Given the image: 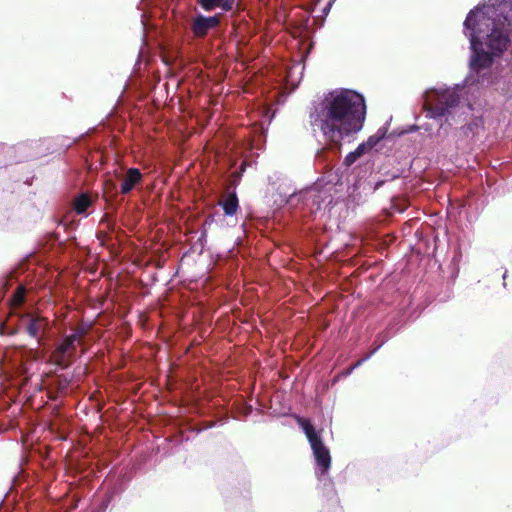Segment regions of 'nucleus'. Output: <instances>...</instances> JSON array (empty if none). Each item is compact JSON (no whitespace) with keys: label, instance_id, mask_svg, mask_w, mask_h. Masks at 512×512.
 Instances as JSON below:
<instances>
[{"label":"nucleus","instance_id":"1","mask_svg":"<svg viewBox=\"0 0 512 512\" xmlns=\"http://www.w3.org/2000/svg\"><path fill=\"white\" fill-rule=\"evenodd\" d=\"M509 33H512V0L472 9L464 21V34L469 38L472 50L471 71L489 67L494 57L507 49Z\"/></svg>","mask_w":512,"mask_h":512},{"label":"nucleus","instance_id":"2","mask_svg":"<svg viewBox=\"0 0 512 512\" xmlns=\"http://www.w3.org/2000/svg\"><path fill=\"white\" fill-rule=\"evenodd\" d=\"M310 125L319 131L328 143L339 145L347 137L357 134L364 126L366 104L363 95L350 89H335L314 104Z\"/></svg>","mask_w":512,"mask_h":512},{"label":"nucleus","instance_id":"3","mask_svg":"<svg viewBox=\"0 0 512 512\" xmlns=\"http://www.w3.org/2000/svg\"><path fill=\"white\" fill-rule=\"evenodd\" d=\"M459 88V85L454 88L439 85L426 90L424 93L426 116L439 121L441 127L443 120L449 125L463 122L465 118L462 119V115L466 110H472V106L470 103L460 104Z\"/></svg>","mask_w":512,"mask_h":512},{"label":"nucleus","instance_id":"4","mask_svg":"<svg viewBox=\"0 0 512 512\" xmlns=\"http://www.w3.org/2000/svg\"><path fill=\"white\" fill-rule=\"evenodd\" d=\"M298 424L304 431L316 461V474L321 477L328 473L331 466V456L328 448L323 444L321 437L315 432L314 427L308 419L298 418Z\"/></svg>","mask_w":512,"mask_h":512},{"label":"nucleus","instance_id":"5","mask_svg":"<svg viewBox=\"0 0 512 512\" xmlns=\"http://www.w3.org/2000/svg\"><path fill=\"white\" fill-rule=\"evenodd\" d=\"M86 331L84 328L76 329L71 335L66 336L53 351V359L56 364L64 365L67 358L71 357L77 344L81 343Z\"/></svg>","mask_w":512,"mask_h":512},{"label":"nucleus","instance_id":"6","mask_svg":"<svg viewBox=\"0 0 512 512\" xmlns=\"http://www.w3.org/2000/svg\"><path fill=\"white\" fill-rule=\"evenodd\" d=\"M22 323L30 337L40 343L43 334L49 328V320L46 317L26 313L22 317Z\"/></svg>","mask_w":512,"mask_h":512},{"label":"nucleus","instance_id":"7","mask_svg":"<svg viewBox=\"0 0 512 512\" xmlns=\"http://www.w3.org/2000/svg\"><path fill=\"white\" fill-rule=\"evenodd\" d=\"M220 22L219 16H204V15H197L193 22L191 29L193 31V34L198 37L202 38L215 27L218 26Z\"/></svg>","mask_w":512,"mask_h":512},{"label":"nucleus","instance_id":"8","mask_svg":"<svg viewBox=\"0 0 512 512\" xmlns=\"http://www.w3.org/2000/svg\"><path fill=\"white\" fill-rule=\"evenodd\" d=\"M142 179V174L137 168H129L121 184V193L128 194Z\"/></svg>","mask_w":512,"mask_h":512},{"label":"nucleus","instance_id":"9","mask_svg":"<svg viewBox=\"0 0 512 512\" xmlns=\"http://www.w3.org/2000/svg\"><path fill=\"white\" fill-rule=\"evenodd\" d=\"M198 3L205 11L219 8L223 12H228L234 8L235 0H198Z\"/></svg>","mask_w":512,"mask_h":512},{"label":"nucleus","instance_id":"10","mask_svg":"<svg viewBox=\"0 0 512 512\" xmlns=\"http://www.w3.org/2000/svg\"><path fill=\"white\" fill-rule=\"evenodd\" d=\"M225 215L227 216H233L236 214L239 203L238 198L235 192H231L227 195V197L220 203Z\"/></svg>","mask_w":512,"mask_h":512},{"label":"nucleus","instance_id":"11","mask_svg":"<svg viewBox=\"0 0 512 512\" xmlns=\"http://www.w3.org/2000/svg\"><path fill=\"white\" fill-rule=\"evenodd\" d=\"M91 205L89 197L85 194L78 196L74 201V210L77 214H83L87 211Z\"/></svg>","mask_w":512,"mask_h":512},{"label":"nucleus","instance_id":"12","mask_svg":"<svg viewBox=\"0 0 512 512\" xmlns=\"http://www.w3.org/2000/svg\"><path fill=\"white\" fill-rule=\"evenodd\" d=\"M384 136H385V131H382L381 129H379L378 132L375 135H373V136L368 138L367 142L365 143L367 148L368 149L373 148L375 145L378 144V142L382 138H384Z\"/></svg>","mask_w":512,"mask_h":512},{"label":"nucleus","instance_id":"13","mask_svg":"<svg viewBox=\"0 0 512 512\" xmlns=\"http://www.w3.org/2000/svg\"><path fill=\"white\" fill-rule=\"evenodd\" d=\"M24 298L25 288L23 286H19L13 295L12 302L15 306H19L24 302Z\"/></svg>","mask_w":512,"mask_h":512},{"label":"nucleus","instance_id":"14","mask_svg":"<svg viewBox=\"0 0 512 512\" xmlns=\"http://www.w3.org/2000/svg\"><path fill=\"white\" fill-rule=\"evenodd\" d=\"M380 346L374 348L369 354H367L365 357H363L362 359H360L359 361H357L348 371V373H350L353 369L359 367L362 363H364L366 360H368L376 351L377 349L379 348Z\"/></svg>","mask_w":512,"mask_h":512},{"label":"nucleus","instance_id":"15","mask_svg":"<svg viewBox=\"0 0 512 512\" xmlns=\"http://www.w3.org/2000/svg\"><path fill=\"white\" fill-rule=\"evenodd\" d=\"M366 149H368V148H367V146H366V144H365V143H362V144H360V145L357 147V149H356L355 151H353V152H354V153H356V156H357V158H358V157H360V156L364 153V151H365Z\"/></svg>","mask_w":512,"mask_h":512},{"label":"nucleus","instance_id":"16","mask_svg":"<svg viewBox=\"0 0 512 512\" xmlns=\"http://www.w3.org/2000/svg\"><path fill=\"white\" fill-rule=\"evenodd\" d=\"M356 159H357L356 153L351 152V153H349V154L346 156V158H345V162H346L347 164H351V163H353Z\"/></svg>","mask_w":512,"mask_h":512},{"label":"nucleus","instance_id":"17","mask_svg":"<svg viewBox=\"0 0 512 512\" xmlns=\"http://www.w3.org/2000/svg\"><path fill=\"white\" fill-rule=\"evenodd\" d=\"M212 221H213L212 218L211 219L210 218L206 219L205 220V225L210 224Z\"/></svg>","mask_w":512,"mask_h":512}]
</instances>
